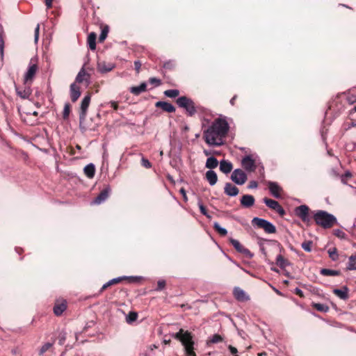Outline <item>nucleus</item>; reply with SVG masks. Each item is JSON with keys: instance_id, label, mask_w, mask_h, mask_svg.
<instances>
[{"instance_id": "55", "label": "nucleus", "mask_w": 356, "mask_h": 356, "mask_svg": "<svg viewBox=\"0 0 356 356\" xmlns=\"http://www.w3.org/2000/svg\"><path fill=\"white\" fill-rule=\"evenodd\" d=\"M39 30H40V25L38 24L35 29V33H34V38H35V42H37L38 40V37H39Z\"/></svg>"}, {"instance_id": "23", "label": "nucleus", "mask_w": 356, "mask_h": 356, "mask_svg": "<svg viewBox=\"0 0 356 356\" xmlns=\"http://www.w3.org/2000/svg\"><path fill=\"white\" fill-rule=\"evenodd\" d=\"M348 288L346 286L341 289H334L333 293L341 300H347L348 298Z\"/></svg>"}, {"instance_id": "10", "label": "nucleus", "mask_w": 356, "mask_h": 356, "mask_svg": "<svg viewBox=\"0 0 356 356\" xmlns=\"http://www.w3.org/2000/svg\"><path fill=\"white\" fill-rule=\"evenodd\" d=\"M229 242L237 252L243 254L246 257L249 259H251L253 257V254L248 248L243 247L238 240L230 238Z\"/></svg>"}, {"instance_id": "5", "label": "nucleus", "mask_w": 356, "mask_h": 356, "mask_svg": "<svg viewBox=\"0 0 356 356\" xmlns=\"http://www.w3.org/2000/svg\"><path fill=\"white\" fill-rule=\"evenodd\" d=\"M252 224L254 226L264 229L267 234H274L276 232L275 226L271 222L266 219L254 217L252 220Z\"/></svg>"}, {"instance_id": "43", "label": "nucleus", "mask_w": 356, "mask_h": 356, "mask_svg": "<svg viewBox=\"0 0 356 356\" xmlns=\"http://www.w3.org/2000/svg\"><path fill=\"white\" fill-rule=\"evenodd\" d=\"M108 26H106L101 31V33L99 37V42H103L105 40L108 35Z\"/></svg>"}, {"instance_id": "30", "label": "nucleus", "mask_w": 356, "mask_h": 356, "mask_svg": "<svg viewBox=\"0 0 356 356\" xmlns=\"http://www.w3.org/2000/svg\"><path fill=\"white\" fill-rule=\"evenodd\" d=\"M85 175L90 179L95 176V167L93 163H89L83 169Z\"/></svg>"}, {"instance_id": "22", "label": "nucleus", "mask_w": 356, "mask_h": 356, "mask_svg": "<svg viewBox=\"0 0 356 356\" xmlns=\"http://www.w3.org/2000/svg\"><path fill=\"white\" fill-rule=\"evenodd\" d=\"M205 178L210 186H214L218 181V176L215 171L209 170L205 174Z\"/></svg>"}, {"instance_id": "4", "label": "nucleus", "mask_w": 356, "mask_h": 356, "mask_svg": "<svg viewBox=\"0 0 356 356\" xmlns=\"http://www.w3.org/2000/svg\"><path fill=\"white\" fill-rule=\"evenodd\" d=\"M91 96L90 94L86 95L81 101L79 112V128L81 132H86L88 130H95V127H90L85 124L87 115V111L90 103Z\"/></svg>"}, {"instance_id": "59", "label": "nucleus", "mask_w": 356, "mask_h": 356, "mask_svg": "<svg viewBox=\"0 0 356 356\" xmlns=\"http://www.w3.org/2000/svg\"><path fill=\"white\" fill-rule=\"evenodd\" d=\"M108 104L111 105V107H112L114 110H115V111L118 110V102H114V101H111Z\"/></svg>"}, {"instance_id": "1", "label": "nucleus", "mask_w": 356, "mask_h": 356, "mask_svg": "<svg viewBox=\"0 0 356 356\" xmlns=\"http://www.w3.org/2000/svg\"><path fill=\"white\" fill-rule=\"evenodd\" d=\"M229 126L225 118H218L203 131L205 143L211 147L224 145V138L227 134Z\"/></svg>"}, {"instance_id": "25", "label": "nucleus", "mask_w": 356, "mask_h": 356, "mask_svg": "<svg viewBox=\"0 0 356 356\" xmlns=\"http://www.w3.org/2000/svg\"><path fill=\"white\" fill-rule=\"evenodd\" d=\"M38 70V66L35 64L30 65L29 66L27 72L25 73L24 75V80L26 82H28L29 81H31L35 76L36 72Z\"/></svg>"}, {"instance_id": "7", "label": "nucleus", "mask_w": 356, "mask_h": 356, "mask_svg": "<svg viewBox=\"0 0 356 356\" xmlns=\"http://www.w3.org/2000/svg\"><path fill=\"white\" fill-rule=\"evenodd\" d=\"M248 177L241 169H235L231 175V179L237 185H243L247 180Z\"/></svg>"}, {"instance_id": "56", "label": "nucleus", "mask_w": 356, "mask_h": 356, "mask_svg": "<svg viewBox=\"0 0 356 356\" xmlns=\"http://www.w3.org/2000/svg\"><path fill=\"white\" fill-rule=\"evenodd\" d=\"M134 67L136 71L138 73L141 67V63L139 60L134 61Z\"/></svg>"}, {"instance_id": "18", "label": "nucleus", "mask_w": 356, "mask_h": 356, "mask_svg": "<svg viewBox=\"0 0 356 356\" xmlns=\"http://www.w3.org/2000/svg\"><path fill=\"white\" fill-rule=\"evenodd\" d=\"M181 342L184 346V348L193 347L194 346L195 344L194 341L193 339V335L188 331H185L184 334V337Z\"/></svg>"}, {"instance_id": "63", "label": "nucleus", "mask_w": 356, "mask_h": 356, "mask_svg": "<svg viewBox=\"0 0 356 356\" xmlns=\"http://www.w3.org/2000/svg\"><path fill=\"white\" fill-rule=\"evenodd\" d=\"M179 192L183 195V197L185 200H187V197H186V191L184 190V188H181Z\"/></svg>"}, {"instance_id": "47", "label": "nucleus", "mask_w": 356, "mask_h": 356, "mask_svg": "<svg viewBox=\"0 0 356 356\" xmlns=\"http://www.w3.org/2000/svg\"><path fill=\"white\" fill-rule=\"evenodd\" d=\"M3 51H4V40L3 35L0 33V56L1 59L3 58Z\"/></svg>"}, {"instance_id": "60", "label": "nucleus", "mask_w": 356, "mask_h": 356, "mask_svg": "<svg viewBox=\"0 0 356 356\" xmlns=\"http://www.w3.org/2000/svg\"><path fill=\"white\" fill-rule=\"evenodd\" d=\"M53 0H45V5L47 8H50L52 6Z\"/></svg>"}, {"instance_id": "46", "label": "nucleus", "mask_w": 356, "mask_h": 356, "mask_svg": "<svg viewBox=\"0 0 356 356\" xmlns=\"http://www.w3.org/2000/svg\"><path fill=\"white\" fill-rule=\"evenodd\" d=\"M222 341V338L220 335L215 334L210 338V342L212 343H217Z\"/></svg>"}, {"instance_id": "49", "label": "nucleus", "mask_w": 356, "mask_h": 356, "mask_svg": "<svg viewBox=\"0 0 356 356\" xmlns=\"http://www.w3.org/2000/svg\"><path fill=\"white\" fill-rule=\"evenodd\" d=\"M148 81L150 84H154L156 86H159L161 83V81L156 77L149 78Z\"/></svg>"}, {"instance_id": "29", "label": "nucleus", "mask_w": 356, "mask_h": 356, "mask_svg": "<svg viewBox=\"0 0 356 356\" xmlns=\"http://www.w3.org/2000/svg\"><path fill=\"white\" fill-rule=\"evenodd\" d=\"M275 264L282 269H284L286 266L291 265V263L280 254L276 257Z\"/></svg>"}, {"instance_id": "2", "label": "nucleus", "mask_w": 356, "mask_h": 356, "mask_svg": "<svg viewBox=\"0 0 356 356\" xmlns=\"http://www.w3.org/2000/svg\"><path fill=\"white\" fill-rule=\"evenodd\" d=\"M313 218L316 225L321 226L324 229L332 227L337 223V218L328 212L323 210L311 211Z\"/></svg>"}, {"instance_id": "62", "label": "nucleus", "mask_w": 356, "mask_h": 356, "mask_svg": "<svg viewBox=\"0 0 356 356\" xmlns=\"http://www.w3.org/2000/svg\"><path fill=\"white\" fill-rule=\"evenodd\" d=\"M260 175L264 177V167L261 165L259 170Z\"/></svg>"}, {"instance_id": "61", "label": "nucleus", "mask_w": 356, "mask_h": 356, "mask_svg": "<svg viewBox=\"0 0 356 356\" xmlns=\"http://www.w3.org/2000/svg\"><path fill=\"white\" fill-rule=\"evenodd\" d=\"M108 287L107 283L106 282L105 284H103V286H102L101 289L99 290V293H102L106 289H107Z\"/></svg>"}, {"instance_id": "27", "label": "nucleus", "mask_w": 356, "mask_h": 356, "mask_svg": "<svg viewBox=\"0 0 356 356\" xmlns=\"http://www.w3.org/2000/svg\"><path fill=\"white\" fill-rule=\"evenodd\" d=\"M233 168L232 163L226 160H221L220 162V170L225 174L229 173Z\"/></svg>"}, {"instance_id": "8", "label": "nucleus", "mask_w": 356, "mask_h": 356, "mask_svg": "<svg viewBox=\"0 0 356 356\" xmlns=\"http://www.w3.org/2000/svg\"><path fill=\"white\" fill-rule=\"evenodd\" d=\"M263 201L268 207L275 210L280 216H283L285 214L284 209L277 201L267 197L264 198Z\"/></svg>"}, {"instance_id": "19", "label": "nucleus", "mask_w": 356, "mask_h": 356, "mask_svg": "<svg viewBox=\"0 0 356 356\" xmlns=\"http://www.w3.org/2000/svg\"><path fill=\"white\" fill-rule=\"evenodd\" d=\"M155 106L168 113H174L176 111L174 105L168 102L159 101L156 103Z\"/></svg>"}, {"instance_id": "58", "label": "nucleus", "mask_w": 356, "mask_h": 356, "mask_svg": "<svg viewBox=\"0 0 356 356\" xmlns=\"http://www.w3.org/2000/svg\"><path fill=\"white\" fill-rule=\"evenodd\" d=\"M294 293L301 298L304 296L303 291L298 287L294 289Z\"/></svg>"}, {"instance_id": "38", "label": "nucleus", "mask_w": 356, "mask_h": 356, "mask_svg": "<svg viewBox=\"0 0 356 356\" xmlns=\"http://www.w3.org/2000/svg\"><path fill=\"white\" fill-rule=\"evenodd\" d=\"M164 95L170 98H175L179 95V90L177 89L167 90L164 92Z\"/></svg>"}, {"instance_id": "17", "label": "nucleus", "mask_w": 356, "mask_h": 356, "mask_svg": "<svg viewBox=\"0 0 356 356\" xmlns=\"http://www.w3.org/2000/svg\"><path fill=\"white\" fill-rule=\"evenodd\" d=\"M240 202L244 208H250L254 205L255 199L252 195H244L241 197Z\"/></svg>"}, {"instance_id": "21", "label": "nucleus", "mask_w": 356, "mask_h": 356, "mask_svg": "<svg viewBox=\"0 0 356 356\" xmlns=\"http://www.w3.org/2000/svg\"><path fill=\"white\" fill-rule=\"evenodd\" d=\"M70 98L72 102H75L81 95L80 88L76 84L72 83L70 85Z\"/></svg>"}, {"instance_id": "42", "label": "nucleus", "mask_w": 356, "mask_h": 356, "mask_svg": "<svg viewBox=\"0 0 356 356\" xmlns=\"http://www.w3.org/2000/svg\"><path fill=\"white\" fill-rule=\"evenodd\" d=\"M312 241H305L301 244V248L307 252H310L312 251Z\"/></svg>"}, {"instance_id": "57", "label": "nucleus", "mask_w": 356, "mask_h": 356, "mask_svg": "<svg viewBox=\"0 0 356 356\" xmlns=\"http://www.w3.org/2000/svg\"><path fill=\"white\" fill-rule=\"evenodd\" d=\"M228 349H229V350L230 351V353H231L233 355H235V354H236V353H238V350H237V348H235V347H234V346H231V345H229V346H228Z\"/></svg>"}, {"instance_id": "9", "label": "nucleus", "mask_w": 356, "mask_h": 356, "mask_svg": "<svg viewBox=\"0 0 356 356\" xmlns=\"http://www.w3.org/2000/svg\"><path fill=\"white\" fill-rule=\"evenodd\" d=\"M241 165L245 171L248 172H254L256 170L255 161L252 156L247 155L241 160Z\"/></svg>"}, {"instance_id": "54", "label": "nucleus", "mask_w": 356, "mask_h": 356, "mask_svg": "<svg viewBox=\"0 0 356 356\" xmlns=\"http://www.w3.org/2000/svg\"><path fill=\"white\" fill-rule=\"evenodd\" d=\"M258 186V184L256 181L254 180H252V181H250L248 186V188L249 189H253V188H257Z\"/></svg>"}, {"instance_id": "34", "label": "nucleus", "mask_w": 356, "mask_h": 356, "mask_svg": "<svg viewBox=\"0 0 356 356\" xmlns=\"http://www.w3.org/2000/svg\"><path fill=\"white\" fill-rule=\"evenodd\" d=\"M320 273L324 276H338L340 275V271L328 268H322Z\"/></svg>"}, {"instance_id": "28", "label": "nucleus", "mask_w": 356, "mask_h": 356, "mask_svg": "<svg viewBox=\"0 0 356 356\" xmlns=\"http://www.w3.org/2000/svg\"><path fill=\"white\" fill-rule=\"evenodd\" d=\"M15 89L17 95L24 99H29L31 95V90L29 87H25L24 89L16 87Z\"/></svg>"}, {"instance_id": "45", "label": "nucleus", "mask_w": 356, "mask_h": 356, "mask_svg": "<svg viewBox=\"0 0 356 356\" xmlns=\"http://www.w3.org/2000/svg\"><path fill=\"white\" fill-rule=\"evenodd\" d=\"M334 234L341 239H344L346 238V233L339 229H334Z\"/></svg>"}, {"instance_id": "31", "label": "nucleus", "mask_w": 356, "mask_h": 356, "mask_svg": "<svg viewBox=\"0 0 356 356\" xmlns=\"http://www.w3.org/2000/svg\"><path fill=\"white\" fill-rule=\"evenodd\" d=\"M96 38L97 35L94 32H92L88 35L87 42L88 47L91 50H95L96 49Z\"/></svg>"}, {"instance_id": "13", "label": "nucleus", "mask_w": 356, "mask_h": 356, "mask_svg": "<svg viewBox=\"0 0 356 356\" xmlns=\"http://www.w3.org/2000/svg\"><path fill=\"white\" fill-rule=\"evenodd\" d=\"M267 184L270 194L275 198H280V192L282 191V188L279 184L272 181H268Z\"/></svg>"}, {"instance_id": "3", "label": "nucleus", "mask_w": 356, "mask_h": 356, "mask_svg": "<svg viewBox=\"0 0 356 356\" xmlns=\"http://www.w3.org/2000/svg\"><path fill=\"white\" fill-rule=\"evenodd\" d=\"M176 103L179 108H184L189 117L194 116L198 112H203L204 108L200 105L196 104L194 101L186 96L179 97Z\"/></svg>"}, {"instance_id": "40", "label": "nucleus", "mask_w": 356, "mask_h": 356, "mask_svg": "<svg viewBox=\"0 0 356 356\" xmlns=\"http://www.w3.org/2000/svg\"><path fill=\"white\" fill-rule=\"evenodd\" d=\"M313 306L315 309L321 312H327L329 311V307L325 304L314 303Z\"/></svg>"}, {"instance_id": "26", "label": "nucleus", "mask_w": 356, "mask_h": 356, "mask_svg": "<svg viewBox=\"0 0 356 356\" xmlns=\"http://www.w3.org/2000/svg\"><path fill=\"white\" fill-rule=\"evenodd\" d=\"M67 308V302L63 300L61 302L56 303L53 309L54 313L56 316H60Z\"/></svg>"}, {"instance_id": "6", "label": "nucleus", "mask_w": 356, "mask_h": 356, "mask_svg": "<svg viewBox=\"0 0 356 356\" xmlns=\"http://www.w3.org/2000/svg\"><path fill=\"white\" fill-rule=\"evenodd\" d=\"M295 215L299 218L303 222L309 225L312 220L310 216V209L306 204H302L296 207L294 209Z\"/></svg>"}, {"instance_id": "15", "label": "nucleus", "mask_w": 356, "mask_h": 356, "mask_svg": "<svg viewBox=\"0 0 356 356\" xmlns=\"http://www.w3.org/2000/svg\"><path fill=\"white\" fill-rule=\"evenodd\" d=\"M90 75L85 71L84 67H82L76 76L75 82L81 83L86 81L88 86L90 84Z\"/></svg>"}, {"instance_id": "41", "label": "nucleus", "mask_w": 356, "mask_h": 356, "mask_svg": "<svg viewBox=\"0 0 356 356\" xmlns=\"http://www.w3.org/2000/svg\"><path fill=\"white\" fill-rule=\"evenodd\" d=\"M54 345V342H47L45 343L39 350V355H42L44 353H46L50 348H51Z\"/></svg>"}, {"instance_id": "53", "label": "nucleus", "mask_w": 356, "mask_h": 356, "mask_svg": "<svg viewBox=\"0 0 356 356\" xmlns=\"http://www.w3.org/2000/svg\"><path fill=\"white\" fill-rule=\"evenodd\" d=\"M184 349H185V352H186L187 356H196L195 353L193 351L194 346L186 348Z\"/></svg>"}, {"instance_id": "48", "label": "nucleus", "mask_w": 356, "mask_h": 356, "mask_svg": "<svg viewBox=\"0 0 356 356\" xmlns=\"http://www.w3.org/2000/svg\"><path fill=\"white\" fill-rule=\"evenodd\" d=\"M70 112V104H66L65 105L64 110H63V118L64 119H66L68 118Z\"/></svg>"}, {"instance_id": "24", "label": "nucleus", "mask_w": 356, "mask_h": 356, "mask_svg": "<svg viewBox=\"0 0 356 356\" xmlns=\"http://www.w3.org/2000/svg\"><path fill=\"white\" fill-rule=\"evenodd\" d=\"M146 90L147 83L145 82H142L139 86H132L129 88V92L136 96L140 95Z\"/></svg>"}, {"instance_id": "11", "label": "nucleus", "mask_w": 356, "mask_h": 356, "mask_svg": "<svg viewBox=\"0 0 356 356\" xmlns=\"http://www.w3.org/2000/svg\"><path fill=\"white\" fill-rule=\"evenodd\" d=\"M142 278L143 277L140 276H120V277H118L111 279L109 281H108L106 283L109 287L113 284H116L119 283L120 282H121L122 280H129V282H138L142 280Z\"/></svg>"}, {"instance_id": "51", "label": "nucleus", "mask_w": 356, "mask_h": 356, "mask_svg": "<svg viewBox=\"0 0 356 356\" xmlns=\"http://www.w3.org/2000/svg\"><path fill=\"white\" fill-rule=\"evenodd\" d=\"M141 164L145 168H150L152 167L151 163L149 161L148 159H145V157L142 158Z\"/></svg>"}, {"instance_id": "37", "label": "nucleus", "mask_w": 356, "mask_h": 356, "mask_svg": "<svg viewBox=\"0 0 356 356\" xmlns=\"http://www.w3.org/2000/svg\"><path fill=\"white\" fill-rule=\"evenodd\" d=\"M197 205L199 207L200 211L201 213L204 216H205L207 218L211 219V216L207 212L205 207L202 202V200L200 199L198 200Z\"/></svg>"}, {"instance_id": "52", "label": "nucleus", "mask_w": 356, "mask_h": 356, "mask_svg": "<svg viewBox=\"0 0 356 356\" xmlns=\"http://www.w3.org/2000/svg\"><path fill=\"white\" fill-rule=\"evenodd\" d=\"M185 331H184L183 329H180L179 331L178 332H177L175 334V338L179 340L180 341H181L183 337H184V334Z\"/></svg>"}, {"instance_id": "36", "label": "nucleus", "mask_w": 356, "mask_h": 356, "mask_svg": "<svg viewBox=\"0 0 356 356\" xmlns=\"http://www.w3.org/2000/svg\"><path fill=\"white\" fill-rule=\"evenodd\" d=\"M213 228L221 236H225L227 234V230L225 228L222 227L218 222H215L213 223Z\"/></svg>"}, {"instance_id": "14", "label": "nucleus", "mask_w": 356, "mask_h": 356, "mask_svg": "<svg viewBox=\"0 0 356 356\" xmlns=\"http://www.w3.org/2000/svg\"><path fill=\"white\" fill-rule=\"evenodd\" d=\"M97 70L102 73L105 74L111 72L115 67V65L113 63H106L105 61H99L97 63Z\"/></svg>"}, {"instance_id": "32", "label": "nucleus", "mask_w": 356, "mask_h": 356, "mask_svg": "<svg viewBox=\"0 0 356 356\" xmlns=\"http://www.w3.org/2000/svg\"><path fill=\"white\" fill-rule=\"evenodd\" d=\"M218 165V161L217 159L213 156H209L206 161V168H209V170H212L213 168H216Z\"/></svg>"}, {"instance_id": "64", "label": "nucleus", "mask_w": 356, "mask_h": 356, "mask_svg": "<svg viewBox=\"0 0 356 356\" xmlns=\"http://www.w3.org/2000/svg\"><path fill=\"white\" fill-rule=\"evenodd\" d=\"M237 98V95H234L229 101L231 105L234 106L236 99Z\"/></svg>"}, {"instance_id": "16", "label": "nucleus", "mask_w": 356, "mask_h": 356, "mask_svg": "<svg viewBox=\"0 0 356 356\" xmlns=\"http://www.w3.org/2000/svg\"><path fill=\"white\" fill-rule=\"evenodd\" d=\"M224 193L229 197H235L238 193V188L231 183H226L224 187Z\"/></svg>"}, {"instance_id": "50", "label": "nucleus", "mask_w": 356, "mask_h": 356, "mask_svg": "<svg viewBox=\"0 0 356 356\" xmlns=\"http://www.w3.org/2000/svg\"><path fill=\"white\" fill-rule=\"evenodd\" d=\"M165 281L163 280H160L157 282V287L156 289V291H161L163 290L165 286Z\"/></svg>"}, {"instance_id": "35", "label": "nucleus", "mask_w": 356, "mask_h": 356, "mask_svg": "<svg viewBox=\"0 0 356 356\" xmlns=\"http://www.w3.org/2000/svg\"><path fill=\"white\" fill-rule=\"evenodd\" d=\"M327 253L329 254V257L331 259L332 261H336L338 260L339 254H338L337 249L336 248H330L327 250Z\"/></svg>"}, {"instance_id": "33", "label": "nucleus", "mask_w": 356, "mask_h": 356, "mask_svg": "<svg viewBox=\"0 0 356 356\" xmlns=\"http://www.w3.org/2000/svg\"><path fill=\"white\" fill-rule=\"evenodd\" d=\"M346 269L348 270H356V252L349 257Z\"/></svg>"}, {"instance_id": "44", "label": "nucleus", "mask_w": 356, "mask_h": 356, "mask_svg": "<svg viewBox=\"0 0 356 356\" xmlns=\"http://www.w3.org/2000/svg\"><path fill=\"white\" fill-rule=\"evenodd\" d=\"M58 339L59 345H63L66 340V332L65 331H61L58 334Z\"/></svg>"}, {"instance_id": "20", "label": "nucleus", "mask_w": 356, "mask_h": 356, "mask_svg": "<svg viewBox=\"0 0 356 356\" xmlns=\"http://www.w3.org/2000/svg\"><path fill=\"white\" fill-rule=\"evenodd\" d=\"M233 293L235 298L238 301H247L250 299L245 291L239 287H235Z\"/></svg>"}, {"instance_id": "12", "label": "nucleus", "mask_w": 356, "mask_h": 356, "mask_svg": "<svg viewBox=\"0 0 356 356\" xmlns=\"http://www.w3.org/2000/svg\"><path fill=\"white\" fill-rule=\"evenodd\" d=\"M111 188L109 186L104 188L99 194L92 202L94 204H101L104 202L109 197Z\"/></svg>"}, {"instance_id": "39", "label": "nucleus", "mask_w": 356, "mask_h": 356, "mask_svg": "<svg viewBox=\"0 0 356 356\" xmlns=\"http://www.w3.org/2000/svg\"><path fill=\"white\" fill-rule=\"evenodd\" d=\"M138 318V314L135 312H130L126 316V321L127 323L131 324L136 321Z\"/></svg>"}]
</instances>
